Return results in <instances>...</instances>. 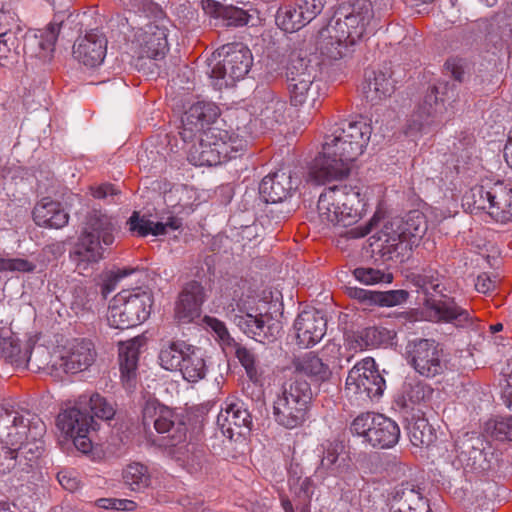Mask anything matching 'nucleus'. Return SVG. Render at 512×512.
I'll use <instances>...</instances> for the list:
<instances>
[{
  "mask_svg": "<svg viewBox=\"0 0 512 512\" xmlns=\"http://www.w3.org/2000/svg\"><path fill=\"white\" fill-rule=\"evenodd\" d=\"M45 432L46 425L37 415L0 406V443L27 451L29 461L41 455Z\"/></svg>",
  "mask_w": 512,
  "mask_h": 512,
  "instance_id": "obj_1",
  "label": "nucleus"
},
{
  "mask_svg": "<svg viewBox=\"0 0 512 512\" xmlns=\"http://www.w3.org/2000/svg\"><path fill=\"white\" fill-rule=\"evenodd\" d=\"M366 200L358 187L348 185L325 189L318 199L317 213L320 223L326 227L348 226L362 216Z\"/></svg>",
  "mask_w": 512,
  "mask_h": 512,
  "instance_id": "obj_2",
  "label": "nucleus"
},
{
  "mask_svg": "<svg viewBox=\"0 0 512 512\" xmlns=\"http://www.w3.org/2000/svg\"><path fill=\"white\" fill-rule=\"evenodd\" d=\"M312 403L311 385L300 378L291 379L273 402L274 419L287 429L301 427L309 419Z\"/></svg>",
  "mask_w": 512,
  "mask_h": 512,
  "instance_id": "obj_3",
  "label": "nucleus"
},
{
  "mask_svg": "<svg viewBox=\"0 0 512 512\" xmlns=\"http://www.w3.org/2000/svg\"><path fill=\"white\" fill-rule=\"evenodd\" d=\"M371 134V125L363 119L335 124L325 137L324 154L341 157L350 165L363 154Z\"/></svg>",
  "mask_w": 512,
  "mask_h": 512,
  "instance_id": "obj_4",
  "label": "nucleus"
},
{
  "mask_svg": "<svg viewBox=\"0 0 512 512\" xmlns=\"http://www.w3.org/2000/svg\"><path fill=\"white\" fill-rule=\"evenodd\" d=\"M465 205L471 213L485 211L498 223L512 221V187L502 181L477 185L465 196Z\"/></svg>",
  "mask_w": 512,
  "mask_h": 512,
  "instance_id": "obj_5",
  "label": "nucleus"
},
{
  "mask_svg": "<svg viewBox=\"0 0 512 512\" xmlns=\"http://www.w3.org/2000/svg\"><path fill=\"white\" fill-rule=\"evenodd\" d=\"M153 305V296L149 291L134 289L123 290L109 306L107 321L116 329L135 327L148 319Z\"/></svg>",
  "mask_w": 512,
  "mask_h": 512,
  "instance_id": "obj_6",
  "label": "nucleus"
},
{
  "mask_svg": "<svg viewBox=\"0 0 512 512\" xmlns=\"http://www.w3.org/2000/svg\"><path fill=\"white\" fill-rule=\"evenodd\" d=\"M372 18L373 8L369 0H356L352 4L341 5L333 17L331 38L339 45H354L363 37Z\"/></svg>",
  "mask_w": 512,
  "mask_h": 512,
  "instance_id": "obj_7",
  "label": "nucleus"
},
{
  "mask_svg": "<svg viewBox=\"0 0 512 512\" xmlns=\"http://www.w3.org/2000/svg\"><path fill=\"white\" fill-rule=\"evenodd\" d=\"M414 284L425 294L424 305L434 318L456 325L472 322L473 316L468 310L458 306L452 299H442L441 282L437 275H417Z\"/></svg>",
  "mask_w": 512,
  "mask_h": 512,
  "instance_id": "obj_8",
  "label": "nucleus"
},
{
  "mask_svg": "<svg viewBox=\"0 0 512 512\" xmlns=\"http://www.w3.org/2000/svg\"><path fill=\"white\" fill-rule=\"evenodd\" d=\"M86 405L87 397L80 396L73 405L62 409L56 419L60 432L71 439L76 449L82 453H88L92 449L89 435L93 429L94 420L85 409Z\"/></svg>",
  "mask_w": 512,
  "mask_h": 512,
  "instance_id": "obj_9",
  "label": "nucleus"
},
{
  "mask_svg": "<svg viewBox=\"0 0 512 512\" xmlns=\"http://www.w3.org/2000/svg\"><path fill=\"white\" fill-rule=\"evenodd\" d=\"M142 423L145 429L152 425L157 433L166 434L163 436L164 446L167 448L176 447L184 443L187 436V427L178 415L170 408L155 401L145 404L142 411Z\"/></svg>",
  "mask_w": 512,
  "mask_h": 512,
  "instance_id": "obj_10",
  "label": "nucleus"
},
{
  "mask_svg": "<svg viewBox=\"0 0 512 512\" xmlns=\"http://www.w3.org/2000/svg\"><path fill=\"white\" fill-rule=\"evenodd\" d=\"M350 431L379 448L393 447L400 437V429L395 421L375 413L357 416L351 423Z\"/></svg>",
  "mask_w": 512,
  "mask_h": 512,
  "instance_id": "obj_11",
  "label": "nucleus"
},
{
  "mask_svg": "<svg viewBox=\"0 0 512 512\" xmlns=\"http://www.w3.org/2000/svg\"><path fill=\"white\" fill-rule=\"evenodd\" d=\"M408 363L425 378H434L447 370L448 361L441 345L432 339H417L407 346Z\"/></svg>",
  "mask_w": 512,
  "mask_h": 512,
  "instance_id": "obj_12",
  "label": "nucleus"
},
{
  "mask_svg": "<svg viewBox=\"0 0 512 512\" xmlns=\"http://www.w3.org/2000/svg\"><path fill=\"white\" fill-rule=\"evenodd\" d=\"M345 388L348 393L367 399L378 398L383 394L385 379L373 358L362 359L352 367L346 378Z\"/></svg>",
  "mask_w": 512,
  "mask_h": 512,
  "instance_id": "obj_13",
  "label": "nucleus"
},
{
  "mask_svg": "<svg viewBox=\"0 0 512 512\" xmlns=\"http://www.w3.org/2000/svg\"><path fill=\"white\" fill-rule=\"evenodd\" d=\"M164 19L149 20L136 28L132 48L139 58H163L169 50Z\"/></svg>",
  "mask_w": 512,
  "mask_h": 512,
  "instance_id": "obj_14",
  "label": "nucleus"
},
{
  "mask_svg": "<svg viewBox=\"0 0 512 512\" xmlns=\"http://www.w3.org/2000/svg\"><path fill=\"white\" fill-rule=\"evenodd\" d=\"M217 53L223 59L213 66L211 70L212 78H227L234 82L244 78L252 65V54L241 43L223 45L217 50Z\"/></svg>",
  "mask_w": 512,
  "mask_h": 512,
  "instance_id": "obj_15",
  "label": "nucleus"
},
{
  "mask_svg": "<svg viewBox=\"0 0 512 512\" xmlns=\"http://www.w3.org/2000/svg\"><path fill=\"white\" fill-rule=\"evenodd\" d=\"M323 7L322 0H295L278 9L276 23L285 32H295L314 19Z\"/></svg>",
  "mask_w": 512,
  "mask_h": 512,
  "instance_id": "obj_16",
  "label": "nucleus"
},
{
  "mask_svg": "<svg viewBox=\"0 0 512 512\" xmlns=\"http://www.w3.org/2000/svg\"><path fill=\"white\" fill-rule=\"evenodd\" d=\"M298 185V178L289 169H279L262 179L259 193L267 203L282 202L292 195Z\"/></svg>",
  "mask_w": 512,
  "mask_h": 512,
  "instance_id": "obj_17",
  "label": "nucleus"
},
{
  "mask_svg": "<svg viewBox=\"0 0 512 512\" xmlns=\"http://www.w3.org/2000/svg\"><path fill=\"white\" fill-rule=\"evenodd\" d=\"M96 235L82 231L70 252V259L80 274L93 268V266L104 259L105 248Z\"/></svg>",
  "mask_w": 512,
  "mask_h": 512,
  "instance_id": "obj_18",
  "label": "nucleus"
},
{
  "mask_svg": "<svg viewBox=\"0 0 512 512\" xmlns=\"http://www.w3.org/2000/svg\"><path fill=\"white\" fill-rule=\"evenodd\" d=\"M220 115L218 106L211 102L199 101L189 107L182 119L180 132L184 141L201 134L206 125L214 123Z\"/></svg>",
  "mask_w": 512,
  "mask_h": 512,
  "instance_id": "obj_19",
  "label": "nucleus"
},
{
  "mask_svg": "<svg viewBox=\"0 0 512 512\" xmlns=\"http://www.w3.org/2000/svg\"><path fill=\"white\" fill-rule=\"evenodd\" d=\"M251 423V415L243 402L234 397L226 399L217 416V424L223 436L228 439H233L235 434L240 435L241 432L237 430L249 428Z\"/></svg>",
  "mask_w": 512,
  "mask_h": 512,
  "instance_id": "obj_20",
  "label": "nucleus"
},
{
  "mask_svg": "<svg viewBox=\"0 0 512 512\" xmlns=\"http://www.w3.org/2000/svg\"><path fill=\"white\" fill-rule=\"evenodd\" d=\"M286 76L291 105L295 107L303 106L310 96V89L313 83V77L303 60L299 59L296 62H292L287 67Z\"/></svg>",
  "mask_w": 512,
  "mask_h": 512,
  "instance_id": "obj_21",
  "label": "nucleus"
},
{
  "mask_svg": "<svg viewBox=\"0 0 512 512\" xmlns=\"http://www.w3.org/2000/svg\"><path fill=\"white\" fill-rule=\"evenodd\" d=\"M298 343L309 347L318 343L326 333V319L318 311H303L295 320Z\"/></svg>",
  "mask_w": 512,
  "mask_h": 512,
  "instance_id": "obj_22",
  "label": "nucleus"
},
{
  "mask_svg": "<svg viewBox=\"0 0 512 512\" xmlns=\"http://www.w3.org/2000/svg\"><path fill=\"white\" fill-rule=\"evenodd\" d=\"M205 299L203 286L197 281L185 285L179 294L175 307L176 318L183 323H190L200 316L201 306Z\"/></svg>",
  "mask_w": 512,
  "mask_h": 512,
  "instance_id": "obj_23",
  "label": "nucleus"
},
{
  "mask_svg": "<svg viewBox=\"0 0 512 512\" xmlns=\"http://www.w3.org/2000/svg\"><path fill=\"white\" fill-rule=\"evenodd\" d=\"M350 165L342 161L341 157L324 154L316 158L314 165L310 168L309 179L317 185H324L333 180H339L349 174Z\"/></svg>",
  "mask_w": 512,
  "mask_h": 512,
  "instance_id": "obj_24",
  "label": "nucleus"
},
{
  "mask_svg": "<svg viewBox=\"0 0 512 512\" xmlns=\"http://www.w3.org/2000/svg\"><path fill=\"white\" fill-rule=\"evenodd\" d=\"M211 137V145L220 156V162L225 163L241 155L248 147V141L238 134L219 128H209L205 131Z\"/></svg>",
  "mask_w": 512,
  "mask_h": 512,
  "instance_id": "obj_25",
  "label": "nucleus"
},
{
  "mask_svg": "<svg viewBox=\"0 0 512 512\" xmlns=\"http://www.w3.org/2000/svg\"><path fill=\"white\" fill-rule=\"evenodd\" d=\"M107 41L103 35L94 32L79 38L73 46L74 57L86 66L95 67L105 58Z\"/></svg>",
  "mask_w": 512,
  "mask_h": 512,
  "instance_id": "obj_26",
  "label": "nucleus"
},
{
  "mask_svg": "<svg viewBox=\"0 0 512 512\" xmlns=\"http://www.w3.org/2000/svg\"><path fill=\"white\" fill-rule=\"evenodd\" d=\"M96 358L94 344L90 340L76 339L68 347L62 357L64 369L67 372L77 373L90 367Z\"/></svg>",
  "mask_w": 512,
  "mask_h": 512,
  "instance_id": "obj_27",
  "label": "nucleus"
},
{
  "mask_svg": "<svg viewBox=\"0 0 512 512\" xmlns=\"http://www.w3.org/2000/svg\"><path fill=\"white\" fill-rule=\"evenodd\" d=\"M33 220L43 228L60 229L68 224L69 215L58 201L43 198L33 209Z\"/></svg>",
  "mask_w": 512,
  "mask_h": 512,
  "instance_id": "obj_28",
  "label": "nucleus"
},
{
  "mask_svg": "<svg viewBox=\"0 0 512 512\" xmlns=\"http://www.w3.org/2000/svg\"><path fill=\"white\" fill-rule=\"evenodd\" d=\"M319 450L322 455L314 476L323 481L327 477L336 476L340 472V455L344 450V445L337 440H326L319 446Z\"/></svg>",
  "mask_w": 512,
  "mask_h": 512,
  "instance_id": "obj_29",
  "label": "nucleus"
},
{
  "mask_svg": "<svg viewBox=\"0 0 512 512\" xmlns=\"http://www.w3.org/2000/svg\"><path fill=\"white\" fill-rule=\"evenodd\" d=\"M139 359V342L130 340L121 343L119 346V366L121 380L127 389H132L136 385L137 367Z\"/></svg>",
  "mask_w": 512,
  "mask_h": 512,
  "instance_id": "obj_30",
  "label": "nucleus"
},
{
  "mask_svg": "<svg viewBox=\"0 0 512 512\" xmlns=\"http://www.w3.org/2000/svg\"><path fill=\"white\" fill-rule=\"evenodd\" d=\"M392 508H396L397 512H426L429 506L420 488L413 483L405 482L397 488Z\"/></svg>",
  "mask_w": 512,
  "mask_h": 512,
  "instance_id": "obj_31",
  "label": "nucleus"
},
{
  "mask_svg": "<svg viewBox=\"0 0 512 512\" xmlns=\"http://www.w3.org/2000/svg\"><path fill=\"white\" fill-rule=\"evenodd\" d=\"M395 332L381 326H370L353 333L349 345L354 350L378 348L388 344Z\"/></svg>",
  "mask_w": 512,
  "mask_h": 512,
  "instance_id": "obj_32",
  "label": "nucleus"
},
{
  "mask_svg": "<svg viewBox=\"0 0 512 512\" xmlns=\"http://www.w3.org/2000/svg\"><path fill=\"white\" fill-rule=\"evenodd\" d=\"M400 221L391 219L378 232L379 247L383 255L403 254L404 251L411 249L408 242L402 239L400 234Z\"/></svg>",
  "mask_w": 512,
  "mask_h": 512,
  "instance_id": "obj_33",
  "label": "nucleus"
},
{
  "mask_svg": "<svg viewBox=\"0 0 512 512\" xmlns=\"http://www.w3.org/2000/svg\"><path fill=\"white\" fill-rule=\"evenodd\" d=\"M295 370L307 377L313 382L322 383L328 381L332 372L328 364L313 352H308L293 360Z\"/></svg>",
  "mask_w": 512,
  "mask_h": 512,
  "instance_id": "obj_34",
  "label": "nucleus"
},
{
  "mask_svg": "<svg viewBox=\"0 0 512 512\" xmlns=\"http://www.w3.org/2000/svg\"><path fill=\"white\" fill-rule=\"evenodd\" d=\"M202 6L206 14L222 19L227 26H244L249 22L250 15L242 8L223 5L215 0H203Z\"/></svg>",
  "mask_w": 512,
  "mask_h": 512,
  "instance_id": "obj_35",
  "label": "nucleus"
},
{
  "mask_svg": "<svg viewBox=\"0 0 512 512\" xmlns=\"http://www.w3.org/2000/svg\"><path fill=\"white\" fill-rule=\"evenodd\" d=\"M363 89L367 100L377 102L391 96L395 86L390 75L382 71H372L366 75Z\"/></svg>",
  "mask_w": 512,
  "mask_h": 512,
  "instance_id": "obj_36",
  "label": "nucleus"
},
{
  "mask_svg": "<svg viewBox=\"0 0 512 512\" xmlns=\"http://www.w3.org/2000/svg\"><path fill=\"white\" fill-rule=\"evenodd\" d=\"M83 231L96 235L105 246H110L114 242L112 219L101 210H92L88 213Z\"/></svg>",
  "mask_w": 512,
  "mask_h": 512,
  "instance_id": "obj_37",
  "label": "nucleus"
},
{
  "mask_svg": "<svg viewBox=\"0 0 512 512\" xmlns=\"http://www.w3.org/2000/svg\"><path fill=\"white\" fill-rule=\"evenodd\" d=\"M211 137H207L205 131L199 135V142L193 144L188 151V160L195 166H216L220 165V156L211 145Z\"/></svg>",
  "mask_w": 512,
  "mask_h": 512,
  "instance_id": "obj_38",
  "label": "nucleus"
},
{
  "mask_svg": "<svg viewBox=\"0 0 512 512\" xmlns=\"http://www.w3.org/2000/svg\"><path fill=\"white\" fill-rule=\"evenodd\" d=\"M183 359L180 372L188 382H198L203 379L207 372L206 361L199 348L190 345Z\"/></svg>",
  "mask_w": 512,
  "mask_h": 512,
  "instance_id": "obj_39",
  "label": "nucleus"
},
{
  "mask_svg": "<svg viewBox=\"0 0 512 512\" xmlns=\"http://www.w3.org/2000/svg\"><path fill=\"white\" fill-rule=\"evenodd\" d=\"M393 220L401 222L399 225L400 234H402V239L406 240L410 246L416 239L421 238L427 229L424 214L417 210L410 211L404 218L397 217Z\"/></svg>",
  "mask_w": 512,
  "mask_h": 512,
  "instance_id": "obj_40",
  "label": "nucleus"
},
{
  "mask_svg": "<svg viewBox=\"0 0 512 512\" xmlns=\"http://www.w3.org/2000/svg\"><path fill=\"white\" fill-rule=\"evenodd\" d=\"M190 345L184 341H172L162 346L159 353L160 365L168 371H180L183 359Z\"/></svg>",
  "mask_w": 512,
  "mask_h": 512,
  "instance_id": "obj_41",
  "label": "nucleus"
},
{
  "mask_svg": "<svg viewBox=\"0 0 512 512\" xmlns=\"http://www.w3.org/2000/svg\"><path fill=\"white\" fill-rule=\"evenodd\" d=\"M123 483L132 491H143L151 483V475L148 467L139 463L132 462L122 470Z\"/></svg>",
  "mask_w": 512,
  "mask_h": 512,
  "instance_id": "obj_42",
  "label": "nucleus"
},
{
  "mask_svg": "<svg viewBox=\"0 0 512 512\" xmlns=\"http://www.w3.org/2000/svg\"><path fill=\"white\" fill-rule=\"evenodd\" d=\"M407 429L410 442L416 447L429 446L436 439L434 429L425 418L413 417Z\"/></svg>",
  "mask_w": 512,
  "mask_h": 512,
  "instance_id": "obj_43",
  "label": "nucleus"
},
{
  "mask_svg": "<svg viewBox=\"0 0 512 512\" xmlns=\"http://www.w3.org/2000/svg\"><path fill=\"white\" fill-rule=\"evenodd\" d=\"M127 224L130 232L139 236L146 237L148 235L159 236L165 234L162 222H153L145 216H140L139 212L134 211L128 219Z\"/></svg>",
  "mask_w": 512,
  "mask_h": 512,
  "instance_id": "obj_44",
  "label": "nucleus"
},
{
  "mask_svg": "<svg viewBox=\"0 0 512 512\" xmlns=\"http://www.w3.org/2000/svg\"><path fill=\"white\" fill-rule=\"evenodd\" d=\"M234 322L249 337L259 342L266 338L265 322L263 316H253L251 314L235 315Z\"/></svg>",
  "mask_w": 512,
  "mask_h": 512,
  "instance_id": "obj_45",
  "label": "nucleus"
},
{
  "mask_svg": "<svg viewBox=\"0 0 512 512\" xmlns=\"http://www.w3.org/2000/svg\"><path fill=\"white\" fill-rule=\"evenodd\" d=\"M0 357L18 367L26 363L27 352L22 351L18 339L14 337H1Z\"/></svg>",
  "mask_w": 512,
  "mask_h": 512,
  "instance_id": "obj_46",
  "label": "nucleus"
},
{
  "mask_svg": "<svg viewBox=\"0 0 512 512\" xmlns=\"http://www.w3.org/2000/svg\"><path fill=\"white\" fill-rule=\"evenodd\" d=\"M485 433L499 441H512V417H498L485 423Z\"/></svg>",
  "mask_w": 512,
  "mask_h": 512,
  "instance_id": "obj_47",
  "label": "nucleus"
},
{
  "mask_svg": "<svg viewBox=\"0 0 512 512\" xmlns=\"http://www.w3.org/2000/svg\"><path fill=\"white\" fill-rule=\"evenodd\" d=\"M23 452L26 451L0 443V474L4 475L12 472L17 467L19 455L23 454ZM27 454L28 453H24L25 458L28 459Z\"/></svg>",
  "mask_w": 512,
  "mask_h": 512,
  "instance_id": "obj_48",
  "label": "nucleus"
},
{
  "mask_svg": "<svg viewBox=\"0 0 512 512\" xmlns=\"http://www.w3.org/2000/svg\"><path fill=\"white\" fill-rule=\"evenodd\" d=\"M434 389L427 383L418 381L405 386V397L412 404L427 403L432 398Z\"/></svg>",
  "mask_w": 512,
  "mask_h": 512,
  "instance_id": "obj_49",
  "label": "nucleus"
},
{
  "mask_svg": "<svg viewBox=\"0 0 512 512\" xmlns=\"http://www.w3.org/2000/svg\"><path fill=\"white\" fill-rule=\"evenodd\" d=\"M354 277L365 285H373L377 283H391L393 275L384 273L379 269L359 267L353 271Z\"/></svg>",
  "mask_w": 512,
  "mask_h": 512,
  "instance_id": "obj_50",
  "label": "nucleus"
},
{
  "mask_svg": "<svg viewBox=\"0 0 512 512\" xmlns=\"http://www.w3.org/2000/svg\"><path fill=\"white\" fill-rule=\"evenodd\" d=\"M245 372L253 387L251 391H249L251 385L247 384V386L243 388L244 392L251 399H260V397L263 395V386L265 382L264 370L256 364L250 368H247Z\"/></svg>",
  "mask_w": 512,
  "mask_h": 512,
  "instance_id": "obj_51",
  "label": "nucleus"
},
{
  "mask_svg": "<svg viewBox=\"0 0 512 512\" xmlns=\"http://www.w3.org/2000/svg\"><path fill=\"white\" fill-rule=\"evenodd\" d=\"M87 404H89L91 412L97 418L110 420L115 415L114 406L98 393L87 399Z\"/></svg>",
  "mask_w": 512,
  "mask_h": 512,
  "instance_id": "obj_52",
  "label": "nucleus"
},
{
  "mask_svg": "<svg viewBox=\"0 0 512 512\" xmlns=\"http://www.w3.org/2000/svg\"><path fill=\"white\" fill-rule=\"evenodd\" d=\"M409 293L406 290L377 291L375 305L381 307H393L407 301Z\"/></svg>",
  "mask_w": 512,
  "mask_h": 512,
  "instance_id": "obj_53",
  "label": "nucleus"
},
{
  "mask_svg": "<svg viewBox=\"0 0 512 512\" xmlns=\"http://www.w3.org/2000/svg\"><path fill=\"white\" fill-rule=\"evenodd\" d=\"M35 264L23 258H4L0 255V273L2 272H32Z\"/></svg>",
  "mask_w": 512,
  "mask_h": 512,
  "instance_id": "obj_54",
  "label": "nucleus"
},
{
  "mask_svg": "<svg viewBox=\"0 0 512 512\" xmlns=\"http://www.w3.org/2000/svg\"><path fill=\"white\" fill-rule=\"evenodd\" d=\"M95 505L102 509H113L118 511H133L136 509V502L129 499L99 498Z\"/></svg>",
  "mask_w": 512,
  "mask_h": 512,
  "instance_id": "obj_55",
  "label": "nucleus"
},
{
  "mask_svg": "<svg viewBox=\"0 0 512 512\" xmlns=\"http://www.w3.org/2000/svg\"><path fill=\"white\" fill-rule=\"evenodd\" d=\"M59 484L67 491L74 492L81 485L79 473L74 469H63L57 473Z\"/></svg>",
  "mask_w": 512,
  "mask_h": 512,
  "instance_id": "obj_56",
  "label": "nucleus"
},
{
  "mask_svg": "<svg viewBox=\"0 0 512 512\" xmlns=\"http://www.w3.org/2000/svg\"><path fill=\"white\" fill-rule=\"evenodd\" d=\"M204 322L207 325V327H209L216 333L220 341L227 344L230 343V341H232V338L230 337V334L224 322L211 316H205Z\"/></svg>",
  "mask_w": 512,
  "mask_h": 512,
  "instance_id": "obj_57",
  "label": "nucleus"
},
{
  "mask_svg": "<svg viewBox=\"0 0 512 512\" xmlns=\"http://www.w3.org/2000/svg\"><path fill=\"white\" fill-rule=\"evenodd\" d=\"M446 70L456 81L462 82L465 74L464 61L461 58L452 57L445 63Z\"/></svg>",
  "mask_w": 512,
  "mask_h": 512,
  "instance_id": "obj_58",
  "label": "nucleus"
},
{
  "mask_svg": "<svg viewBox=\"0 0 512 512\" xmlns=\"http://www.w3.org/2000/svg\"><path fill=\"white\" fill-rule=\"evenodd\" d=\"M497 280L492 278L488 273H481L475 281V289L483 294L493 292L496 289Z\"/></svg>",
  "mask_w": 512,
  "mask_h": 512,
  "instance_id": "obj_59",
  "label": "nucleus"
},
{
  "mask_svg": "<svg viewBox=\"0 0 512 512\" xmlns=\"http://www.w3.org/2000/svg\"><path fill=\"white\" fill-rule=\"evenodd\" d=\"M377 291H370L358 287L349 288V296L361 303L375 305Z\"/></svg>",
  "mask_w": 512,
  "mask_h": 512,
  "instance_id": "obj_60",
  "label": "nucleus"
},
{
  "mask_svg": "<svg viewBox=\"0 0 512 512\" xmlns=\"http://www.w3.org/2000/svg\"><path fill=\"white\" fill-rule=\"evenodd\" d=\"M440 103L437 98V88L432 87L430 93L426 96L424 100L423 106L420 108L423 110V113H426L428 116H434L438 111Z\"/></svg>",
  "mask_w": 512,
  "mask_h": 512,
  "instance_id": "obj_61",
  "label": "nucleus"
},
{
  "mask_svg": "<svg viewBox=\"0 0 512 512\" xmlns=\"http://www.w3.org/2000/svg\"><path fill=\"white\" fill-rule=\"evenodd\" d=\"M90 192L96 199H104L107 196H114L119 193L116 187L110 183H103L97 186H90Z\"/></svg>",
  "mask_w": 512,
  "mask_h": 512,
  "instance_id": "obj_62",
  "label": "nucleus"
},
{
  "mask_svg": "<svg viewBox=\"0 0 512 512\" xmlns=\"http://www.w3.org/2000/svg\"><path fill=\"white\" fill-rule=\"evenodd\" d=\"M235 355L245 370L256 365L255 355L246 347L237 346Z\"/></svg>",
  "mask_w": 512,
  "mask_h": 512,
  "instance_id": "obj_63",
  "label": "nucleus"
},
{
  "mask_svg": "<svg viewBox=\"0 0 512 512\" xmlns=\"http://www.w3.org/2000/svg\"><path fill=\"white\" fill-rule=\"evenodd\" d=\"M373 218H375V216ZM373 220L374 219H372L369 223L365 224L364 226H358V227H354V228L347 230L346 236L348 238H352V239H358V238L365 237L372 230V226H373L372 221Z\"/></svg>",
  "mask_w": 512,
  "mask_h": 512,
  "instance_id": "obj_64",
  "label": "nucleus"
}]
</instances>
